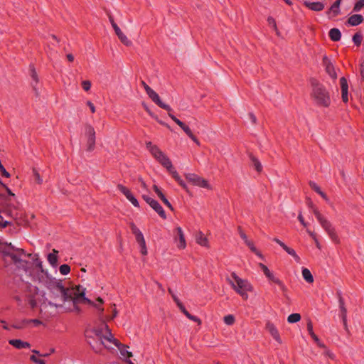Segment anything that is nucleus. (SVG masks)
Returning <instances> with one entry per match:
<instances>
[{
  "label": "nucleus",
  "mask_w": 364,
  "mask_h": 364,
  "mask_svg": "<svg viewBox=\"0 0 364 364\" xmlns=\"http://www.w3.org/2000/svg\"><path fill=\"white\" fill-rule=\"evenodd\" d=\"M8 247L11 249L12 252L10 250H5L3 252L4 259L6 260L7 258H9L18 269H22L27 273L28 266L31 265V263L23 259L21 257L23 256L30 257L31 255H27L23 249L16 248L11 243L9 245Z\"/></svg>",
  "instance_id": "obj_1"
},
{
  "label": "nucleus",
  "mask_w": 364,
  "mask_h": 364,
  "mask_svg": "<svg viewBox=\"0 0 364 364\" xmlns=\"http://www.w3.org/2000/svg\"><path fill=\"white\" fill-rule=\"evenodd\" d=\"M311 85L313 88L311 97L314 103L318 107H328L331 105V97L326 87L316 80H313Z\"/></svg>",
  "instance_id": "obj_2"
},
{
  "label": "nucleus",
  "mask_w": 364,
  "mask_h": 364,
  "mask_svg": "<svg viewBox=\"0 0 364 364\" xmlns=\"http://www.w3.org/2000/svg\"><path fill=\"white\" fill-rule=\"evenodd\" d=\"M234 282L230 280V284L232 288L241 296L244 300L248 299V291H252L253 287L251 284L246 279H242L239 277L235 272L231 274Z\"/></svg>",
  "instance_id": "obj_3"
},
{
  "label": "nucleus",
  "mask_w": 364,
  "mask_h": 364,
  "mask_svg": "<svg viewBox=\"0 0 364 364\" xmlns=\"http://www.w3.org/2000/svg\"><path fill=\"white\" fill-rule=\"evenodd\" d=\"M314 214L331 240L336 244H339L341 240L331 223L323 217L317 208H314Z\"/></svg>",
  "instance_id": "obj_4"
},
{
  "label": "nucleus",
  "mask_w": 364,
  "mask_h": 364,
  "mask_svg": "<svg viewBox=\"0 0 364 364\" xmlns=\"http://www.w3.org/2000/svg\"><path fill=\"white\" fill-rule=\"evenodd\" d=\"M91 333L96 336V338H92V340L88 341V343L96 353H101L104 348H109L102 341V333L101 330L94 329Z\"/></svg>",
  "instance_id": "obj_5"
},
{
  "label": "nucleus",
  "mask_w": 364,
  "mask_h": 364,
  "mask_svg": "<svg viewBox=\"0 0 364 364\" xmlns=\"http://www.w3.org/2000/svg\"><path fill=\"white\" fill-rule=\"evenodd\" d=\"M72 291L73 292V298H77L78 300H82L84 303L96 307L97 309H99L100 314L103 313L104 309L102 307L98 306L97 304H95L92 301L85 297V288H84L82 286L77 285L73 288Z\"/></svg>",
  "instance_id": "obj_6"
},
{
  "label": "nucleus",
  "mask_w": 364,
  "mask_h": 364,
  "mask_svg": "<svg viewBox=\"0 0 364 364\" xmlns=\"http://www.w3.org/2000/svg\"><path fill=\"white\" fill-rule=\"evenodd\" d=\"M85 135L87 138V151H92L95 148V131L94 127L90 124L85 125Z\"/></svg>",
  "instance_id": "obj_7"
},
{
  "label": "nucleus",
  "mask_w": 364,
  "mask_h": 364,
  "mask_svg": "<svg viewBox=\"0 0 364 364\" xmlns=\"http://www.w3.org/2000/svg\"><path fill=\"white\" fill-rule=\"evenodd\" d=\"M30 293L26 294L25 298L23 300L28 303L32 309H34L37 306V302L36 300V296L37 294V288L36 287H28ZM16 300L18 302L22 301L23 299H21L19 296H16L15 297Z\"/></svg>",
  "instance_id": "obj_8"
},
{
  "label": "nucleus",
  "mask_w": 364,
  "mask_h": 364,
  "mask_svg": "<svg viewBox=\"0 0 364 364\" xmlns=\"http://www.w3.org/2000/svg\"><path fill=\"white\" fill-rule=\"evenodd\" d=\"M186 178L194 186H197L201 188L207 189H211L208 181L195 173H186L185 175Z\"/></svg>",
  "instance_id": "obj_9"
},
{
  "label": "nucleus",
  "mask_w": 364,
  "mask_h": 364,
  "mask_svg": "<svg viewBox=\"0 0 364 364\" xmlns=\"http://www.w3.org/2000/svg\"><path fill=\"white\" fill-rule=\"evenodd\" d=\"M27 272L29 273V275L32 277L33 281H38L41 283L47 282L48 279V274L45 270L38 271H31L30 266H28V269Z\"/></svg>",
  "instance_id": "obj_10"
},
{
  "label": "nucleus",
  "mask_w": 364,
  "mask_h": 364,
  "mask_svg": "<svg viewBox=\"0 0 364 364\" xmlns=\"http://www.w3.org/2000/svg\"><path fill=\"white\" fill-rule=\"evenodd\" d=\"M146 94L151 99V100L155 104H156L159 107L164 109L165 110H166L168 112V113H169L172 111L171 107L169 105L164 103L161 100L159 95L153 89H151L150 91H149Z\"/></svg>",
  "instance_id": "obj_11"
},
{
  "label": "nucleus",
  "mask_w": 364,
  "mask_h": 364,
  "mask_svg": "<svg viewBox=\"0 0 364 364\" xmlns=\"http://www.w3.org/2000/svg\"><path fill=\"white\" fill-rule=\"evenodd\" d=\"M117 188L125 196L127 199L129 200L134 206L136 208L139 207V203L137 199L133 196L129 188L122 184H118Z\"/></svg>",
  "instance_id": "obj_12"
},
{
  "label": "nucleus",
  "mask_w": 364,
  "mask_h": 364,
  "mask_svg": "<svg viewBox=\"0 0 364 364\" xmlns=\"http://www.w3.org/2000/svg\"><path fill=\"white\" fill-rule=\"evenodd\" d=\"M170 118L176 124H178L183 130V132L189 136H192L193 135L192 131L189 128L188 125H186L185 123H183L182 121L178 119L177 117H176L171 112L168 113Z\"/></svg>",
  "instance_id": "obj_13"
},
{
  "label": "nucleus",
  "mask_w": 364,
  "mask_h": 364,
  "mask_svg": "<svg viewBox=\"0 0 364 364\" xmlns=\"http://www.w3.org/2000/svg\"><path fill=\"white\" fill-rule=\"evenodd\" d=\"M105 328H106L107 331L109 332V335L106 336H102V338H105L107 341L112 343L115 346H117L119 348L121 354L122 355H124V350L120 348L121 346L124 347V345L121 343L117 339H116L113 337V335L112 334V333L109 328V326L107 324H105Z\"/></svg>",
  "instance_id": "obj_14"
},
{
  "label": "nucleus",
  "mask_w": 364,
  "mask_h": 364,
  "mask_svg": "<svg viewBox=\"0 0 364 364\" xmlns=\"http://www.w3.org/2000/svg\"><path fill=\"white\" fill-rule=\"evenodd\" d=\"M323 64L326 68V73L333 79L337 77V74L336 73L335 68L331 60L326 57L324 56L323 58Z\"/></svg>",
  "instance_id": "obj_15"
},
{
  "label": "nucleus",
  "mask_w": 364,
  "mask_h": 364,
  "mask_svg": "<svg viewBox=\"0 0 364 364\" xmlns=\"http://www.w3.org/2000/svg\"><path fill=\"white\" fill-rule=\"evenodd\" d=\"M266 329L269 332L271 336L279 344L282 343L279 331L272 323L269 321L267 322L266 324Z\"/></svg>",
  "instance_id": "obj_16"
},
{
  "label": "nucleus",
  "mask_w": 364,
  "mask_h": 364,
  "mask_svg": "<svg viewBox=\"0 0 364 364\" xmlns=\"http://www.w3.org/2000/svg\"><path fill=\"white\" fill-rule=\"evenodd\" d=\"M273 240L276 242L279 246H281L289 255L292 256L297 262L299 261L300 258L294 249L289 247L282 241L277 237L274 238Z\"/></svg>",
  "instance_id": "obj_17"
},
{
  "label": "nucleus",
  "mask_w": 364,
  "mask_h": 364,
  "mask_svg": "<svg viewBox=\"0 0 364 364\" xmlns=\"http://www.w3.org/2000/svg\"><path fill=\"white\" fill-rule=\"evenodd\" d=\"M176 232L177 235L175 237V240H177V237L179 240V243L177 245V247L179 249H185L186 247V242L182 228L181 227L176 228Z\"/></svg>",
  "instance_id": "obj_18"
},
{
  "label": "nucleus",
  "mask_w": 364,
  "mask_h": 364,
  "mask_svg": "<svg viewBox=\"0 0 364 364\" xmlns=\"http://www.w3.org/2000/svg\"><path fill=\"white\" fill-rule=\"evenodd\" d=\"M113 28L115 31L116 35L124 45L127 46L132 45V41L129 40L128 38L122 33V31L117 25H114Z\"/></svg>",
  "instance_id": "obj_19"
},
{
  "label": "nucleus",
  "mask_w": 364,
  "mask_h": 364,
  "mask_svg": "<svg viewBox=\"0 0 364 364\" xmlns=\"http://www.w3.org/2000/svg\"><path fill=\"white\" fill-rule=\"evenodd\" d=\"M153 189L154 192L156 193L158 197L161 200V201L171 210H173V208L168 199L166 198L165 195L162 193L161 189L156 186L154 185Z\"/></svg>",
  "instance_id": "obj_20"
},
{
  "label": "nucleus",
  "mask_w": 364,
  "mask_h": 364,
  "mask_svg": "<svg viewBox=\"0 0 364 364\" xmlns=\"http://www.w3.org/2000/svg\"><path fill=\"white\" fill-rule=\"evenodd\" d=\"M304 5L314 11H321L324 9V4L319 1L310 2L309 1H305L304 2Z\"/></svg>",
  "instance_id": "obj_21"
},
{
  "label": "nucleus",
  "mask_w": 364,
  "mask_h": 364,
  "mask_svg": "<svg viewBox=\"0 0 364 364\" xmlns=\"http://www.w3.org/2000/svg\"><path fill=\"white\" fill-rule=\"evenodd\" d=\"M146 146L155 159L159 158L161 154H164L156 145L153 144L151 141L146 142Z\"/></svg>",
  "instance_id": "obj_22"
},
{
  "label": "nucleus",
  "mask_w": 364,
  "mask_h": 364,
  "mask_svg": "<svg viewBox=\"0 0 364 364\" xmlns=\"http://www.w3.org/2000/svg\"><path fill=\"white\" fill-rule=\"evenodd\" d=\"M364 18L360 14H353L350 16L347 22L352 26H355L360 24L363 21Z\"/></svg>",
  "instance_id": "obj_23"
},
{
  "label": "nucleus",
  "mask_w": 364,
  "mask_h": 364,
  "mask_svg": "<svg viewBox=\"0 0 364 364\" xmlns=\"http://www.w3.org/2000/svg\"><path fill=\"white\" fill-rule=\"evenodd\" d=\"M151 204L149 205L159 215L161 218L166 219V214L158 201L155 200L154 201H151Z\"/></svg>",
  "instance_id": "obj_24"
},
{
  "label": "nucleus",
  "mask_w": 364,
  "mask_h": 364,
  "mask_svg": "<svg viewBox=\"0 0 364 364\" xmlns=\"http://www.w3.org/2000/svg\"><path fill=\"white\" fill-rule=\"evenodd\" d=\"M266 277L269 281L277 284L280 287L281 290L283 292L287 291V289L286 286L284 284V283L280 279L275 277L274 274L272 272H270L269 273V274H267Z\"/></svg>",
  "instance_id": "obj_25"
},
{
  "label": "nucleus",
  "mask_w": 364,
  "mask_h": 364,
  "mask_svg": "<svg viewBox=\"0 0 364 364\" xmlns=\"http://www.w3.org/2000/svg\"><path fill=\"white\" fill-rule=\"evenodd\" d=\"M9 344L17 349H23L30 347V344L20 339H12L9 341Z\"/></svg>",
  "instance_id": "obj_26"
},
{
  "label": "nucleus",
  "mask_w": 364,
  "mask_h": 364,
  "mask_svg": "<svg viewBox=\"0 0 364 364\" xmlns=\"http://www.w3.org/2000/svg\"><path fill=\"white\" fill-rule=\"evenodd\" d=\"M156 159L166 169L168 168H171L172 163L164 153L161 154L159 158H156Z\"/></svg>",
  "instance_id": "obj_27"
},
{
  "label": "nucleus",
  "mask_w": 364,
  "mask_h": 364,
  "mask_svg": "<svg viewBox=\"0 0 364 364\" xmlns=\"http://www.w3.org/2000/svg\"><path fill=\"white\" fill-rule=\"evenodd\" d=\"M9 211H10L11 216L15 220H16L17 223L21 224L22 222V218H23V211L17 210L16 208L14 210H10Z\"/></svg>",
  "instance_id": "obj_28"
},
{
  "label": "nucleus",
  "mask_w": 364,
  "mask_h": 364,
  "mask_svg": "<svg viewBox=\"0 0 364 364\" xmlns=\"http://www.w3.org/2000/svg\"><path fill=\"white\" fill-rule=\"evenodd\" d=\"M329 38L333 41H338L341 38V33L339 29L333 28L329 31Z\"/></svg>",
  "instance_id": "obj_29"
},
{
  "label": "nucleus",
  "mask_w": 364,
  "mask_h": 364,
  "mask_svg": "<svg viewBox=\"0 0 364 364\" xmlns=\"http://www.w3.org/2000/svg\"><path fill=\"white\" fill-rule=\"evenodd\" d=\"M196 242L203 247H208V241L206 237L203 235L202 232H199L196 235Z\"/></svg>",
  "instance_id": "obj_30"
},
{
  "label": "nucleus",
  "mask_w": 364,
  "mask_h": 364,
  "mask_svg": "<svg viewBox=\"0 0 364 364\" xmlns=\"http://www.w3.org/2000/svg\"><path fill=\"white\" fill-rule=\"evenodd\" d=\"M58 253V251L53 249V252L49 253L48 255V261L53 267H56V265H57Z\"/></svg>",
  "instance_id": "obj_31"
},
{
  "label": "nucleus",
  "mask_w": 364,
  "mask_h": 364,
  "mask_svg": "<svg viewBox=\"0 0 364 364\" xmlns=\"http://www.w3.org/2000/svg\"><path fill=\"white\" fill-rule=\"evenodd\" d=\"M342 0H336L331 6L329 9V12L333 13V16L336 17L340 14V4L341 3Z\"/></svg>",
  "instance_id": "obj_32"
},
{
  "label": "nucleus",
  "mask_w": 364,
  "mask_h": 364,
  "mask_svg": "<svg viewBox=\"0 0 364 364\" xmlns=\"http://www.w3.org/2000/svg\"><path fill=\"white\" fill-rule=\"evenodd\" d=\"M250 159L252 161V166H254L255 169L258 173H260L262 171V166L259 159L252 154H250Z\"/></svg>",
  "instance_id": "obj_33"
},
{
  "label": "nucleus",
  "mask_w": 364,
  "mask_h": 364,
  "mask_svg": "<svg viewBox=\"0 0 364 364\" xmlns=\"http://www.w3.org/2000/svg\"><path fill=\"white\" fill-rule=\"evenodd\" d=\"M309 186L315 192L319 194L323 198L327 200L326 194L321 190L320 187L315 182L309 181Z\"/></svg>",
  "instance_id": "obj_34"
},
{
  "label": "nucleus",
  "mask_w": 364,
  "mask_h": 364,
  "mask_svg": "<svg viewBox=\"0 0 364 364\" xmlns=\"http://www.w3.org/2000/svg\"><path fill=\"white\" fill-rule=\"evenodd\" d=\"M29 72H30V75L32 78V80L35 82L36 85H33V87L34 88V90H36V85L38 83V74L36 71V69L34 68V66L33 65H30L29 66Z\"/></svg>",
  "instance_id": "obj_35"
},
{
  "label": "nucleus",
  "mask_w": 364,
  "mask_h": 364,
  "mask_svg": "<svg viewBox=\"0 0 364 364\" xmlns=\"http://www.w3.org/2000/svg\"><path fill=\"white\" fill-rule=\"evenodd\" d=\"M302 276L308 283L311 284L314 282L313 275L307 268H303Z\"/></svg>",
  "instance_id": "obj_36"
},
{
  "label": "nucleus",
  "mask_w": 364,
  "mask_h": 364,
  "mask_svg": "<svg viewBox=\"0 0 364 364\" xmlns=\"http://www.w3.org/2000/svg\"><path fill=\"white\" fill-rule=\"evenodd\" d=\"M340 310H341V318H342V321H343V326L345 327V329L347 330L348 329V326H347V309L346 308V306H345L340 307Z\"/></svg>",
  "instance_id": "obj_37"
},
{
  "label": "nucleus",
  "mask_w": 364,
  "mask_h": 364,
  "mask_svg": "<svg viewBox=\"0 0 364 364\" xmlns=\"http://www.w3.org/2000/svg\"><path fill=\"white\" fill-rule=\"evenodd\" d=\"M63 301L71 300L73 301V292H70V289L65 288L64 291H60Z\"/></svg>",
  "instance_id": "obj_38"
},
{
  "label": "nucleus",
  "mask_w": 364,
  "mask_h": 364,
  "mask_svg": "<svg viewBox=\"0 0 364 364\" xmlns=\"http://www.w3.org/2000/svg\"><path fill=\"white\" fill-rule=\"evenodd\" d=\"M300 319L301 315L297 313L291 314L287 318L288 322L291 323L298 322L300 321Z\"/></svg>",
  "instance_id": "obj_39"
},
{
  "label": "nucleus",
  "mask_w": 364,
  "mask_h": 364,
  "mask_svg": "<svg viewBox=\"0 0 364 364\" xmlns=\"http://www.w3.org/2000/svg\"><path fill=\"white\" fill-rule=\"evenodd\" d=\"M363 36L360 33H356L353 36V41L355 46H359L361 44Z\"/></svg>",
  "instance_id": "obj_40"
},
{
  "label": "nucleus",
  "mask_w": 364,
  "mask_h": 364,
  "mask_svg": "<svg viewBox=\"0 0 364 364\" xmlns=\"http://www.w3.org/2000/svg\"><path fill=\"white\" fill-rule=\"evenodd\" d=\"M223 321L225 324H227L228 326H231V325L234 324L235 319V316L233 315L229 314V315L224 316Z\"/></svg>",
  "instance_id": "obj_41"
},
{
  "label": "nucleus",
  "mask_w": 364,
  "mask_h": 364,
  "mask_svg": "<svg viewBox=\"0 0 364 364\" xmlns=\"http://www.w3.org/2000/svg\"><path fill=\"white\" fill-rule=\"evenodd\" d=\"M59 271L61 274L67 275L70 272V267L66 264H62L60 266Z\"/></svg>",
  "instance_id": "obj_42"
},
{
  "label": "nucleus",
  "mask_w": 364,
  "mask_h": 364,
  "mask_svg": "<svg viewBox=\"0 0 364 364\" xmlns=\"http://www.w3.org/2000/svg\"><path fill=\"white\" fill-rule=\"evenodd\" d=\"M33 174L34 176L35 181L38 184H41L43 183V179H42L41 176H40V173H38L37 169H36L35 168H33Z\"/></svg>",
  "instance_id": "obj_43"
},
{
  "label": "nucleus",
  "mask_w": 364,
  "mask_h": 364,
  "mask_svg": "<svg viewBox=\"0 0 364 364\" xmlns=\"http://www.w3.org/2000/svg\"><path fill=\"white\" fill-rule=\"evenodd\" d=\"M73 311H76L77 313H80L81 309L77 306V304L80 302H83L82 300H78L77 298H73Z\"/></svg>",
  "instance_id": "obj_44"
},
{
  "label": "nucleus",
  "mask_w": 364,
  "mask_h": 364,
  "mask_svg": "<svg viewBox=\"0 0 364 364\" xmlns=\"http://www.w3.org/2000/svg\"><path fill=\"white\" fill-rule=\"evenodd\" d=\"M167 170L172 175L173 178L175 179L176 181L179 180L181 176L178 175L177 171L175 170L173 165H171V168H168Z\"/></svg>",
  "instance_id": "obj_45"
},
{
  "label": "nucleus",
  "mask_w": 364,
  "mask_h": 364,
  "mask_svg": "<svg viewBox=\"0 0 364 364\" xmlns=\"http://www.w3.org/2000/svg\"><path fill=\"white\" fill-rule=\"evenodd\" d=\"M340 85H341V91L342 90H348V82L345 77H342L340 79Z\"/></svg>",
  "instance_id": "obj_46"
},
{
  "label": "nucleus",
  "mask_w": 364,
  "mask_h": 364,
  "mask_svg": "<svg viewBox=\"0 0 364 364\" xmlns=\"http://www.w3.org/2000/svg\"><path fill=\"white\" fill-rule=\"evenodd\" d=\"M30 266H32V264H31ZM31 271H38V272H41V270H44L43 269L42 262L38 260V259H37V261L36 262L35 267L31 268Z\"/></svg>",
  "instance_id": "obj_47"
},
{
  "label": "nucleus",
  "mask_w": 364,
  "mask_h": 364,
  "mask_svg": "<svg viewBox=\"0 0 364 364\" xmlns=\"http://www.w3.org/2000/svg\"><path fill=\"white\" fill-rule=\"evenodd\" d=\"M363 7H364V0H359L354 5L353 11L358 12Z\"/></svg>",
  "instance_id": "obj_48"
},
{
  "label": "nucleus",
  "mask_w": 364,
  "mask_h": 364,
  "mask_svg": "<svg viewBox=\"0 0 364 364\" xmlns=\"http://www.w3.org/2000/svg\"><path fill=\"white\" fill-rule=\"evenodd\" d=\"M267 21L268 24L269 26H272L274 28V29L277 31V33H278V29H277L275 19L272 16H269L267 18Z\"/></svg>",
  "instance_id": "obj_49"
},
{
  "label": "nucleus",
  "mask_w": 364,
  "mask_h": 364,
  "mask_svg": "<svg viewBox=\"0 0 364 364\" xmlns=\"http://www.w3.org/2000/svg\"><path fill=\"white\" fill-rule=\"evenodd\" d=\"M53 286L60 292L65 291V287L63 285L61 281L53 282Z\"/></svg>",
  "instance_id": "obj_50"
},
{
  "label": "nucleus",
  "mask_w": 364,
  "mask_h": 364,
  "mask_svg": "<svg viewBox=\"0 0 364 364\" xmlns=\"http://www.w3.org/2000/svg\"><path fill=\"white\" fill-rule=\"evenodd\" d=\"M135 237H136V242H138V244L139 245H144V243L146 242L145 240H144V235H143L141 232L138 233L137 235H136Z\"/></svg>",
  "instance_id": "obj_51"
},
{
  "label": "nucleus",
  "mask_w": 364,
  "mask_h": 364,
  "mask_svg": "<svg viewBox=\"0 0 364 364\" xmlns=\"http://www.w3.org/2000/svg\"><path fill=\"white\" fill-rule=\"evenodd\" d=\"M91 85H92V84H91V82L90 80H83L82 82V89L85 91H86V92H87V91H89L90 90Z\"/></svg>",
  "instance_id": "obj_52"
},
{
  "label": "nucleus",
  "mask_w": 364,
  "mask_h": 364,
  "mask_svg": "<svg viewBox=\"0 0 364 364\" xmlns=\"http://www.w3.org/2000/svg\"><path fill=\"white\" fill-rule=\"evenodd\" d=\"M26 325H27V323H24L23 322V320L19 321V322H16L15 323L12 324V328H15V329H21L23 328Z\"/></svg>",
  "instance_id": "obj_53"
},
{
  "label": "nucleus",
  "mask_w": 364,
  "mask_h": 364,
  "mask_svg": "<svg viewBox=\"0 0 364 364\" xmlns=\"http://www.w3.org/2000/svg\"><path fill=\"white\" fill-rule=\"evenodd\" d=\"M237 232H238L240 237L244 240V242H247V240H248L247 236L245 233V232L243 231V230L242 229V228L240 226L237 227Z\"/></svg>",
  "instance_id": "obj_54"
},
{
  "label": "nucleus",
  "mask_w": 364,
  "mask_h": 364,
  "mask_svg": "<svg viewBox=\"0 0 364 364\" xmlns=\"http://www.w3.org/2000/svg\"><path fill=\"white\" fill-rule=\"evenodd\" d=\"M130 229L132 232V233L136 235L138 233L141 232L140 230L136 226V225L134 223H129Z\"/></svg>",
  "instance_id": "obj_55"
},
{
  "label": "nucleus",
  "mask_w": 364,
  "mask_h": 364,
  "mask_svg": "<svg viewBox=\"0 0 364 364\" xmlns=\"http://www.w3.org/2000/svg\"><path fill=\"white\" fill-rule=\"evenodd\" d=\"M30 360L37 364H46L45 360L38 358L36 355H32L30 357Z\"/></svg>",
  "instance_id": "obj_56"
},
{
  "label": "nucleus",
  "mask_w": 364,
  "mask_h": 364,
  "mask_svg": "<svg viewBox=\"0 0 364 364\" xmlns=\"http://www.w3.org/2000/svg\"><path fill=\"white\" fill-rule=\"evenodd\" d=\"M306 327H307V331H308L309 335L310 336L313 335L314 333V332L313 331V323L310 319H309L307 321Z\"/></svg>",
  "instance_id": "obj_57"
},
{
  "label": "nucleus",
  "mask_w": 364,
  "mask_h": 364,
  "mask_svg": "<svg viewBox=\"0 0 364 364\" xmlns=\"http://www.w3.org/2000/svg\"><path fill=\"white\" fill-rule=\"evenodd\" d=\"M24 323H27V324L30 323H34L36 326L40 325L42 323V322L38 319H23Z\"/></svg>",
  "instance_id": "obj_58"
},
{
  "label": "nucleus",
  "mask_w": 364,
  "mask_h": 364,
  "mask_svg": "<svg viewBox=\"0 0 364 364\" xmlns=\"http://www.w3.org/2000/svg\"><path fill=\"white\" fill-rule=\"evenodd\" d=\"M259 267H260V269H262V271L263 272V273L264 274V275L266 276L267 274H269V273L271 272L268 267L264 265V264L262 263H259Z\"/></svg>",
  "instance_id": "obj_59"
},
{
  "label": "nucleus",
  "mask_w": 364,
  "mask_h": 364,
  "mask_svg": "<svg viewBox=\"0 0 364 364\" xmlns=\"http://www.w3.org/2000/svg\"><path fill=\"white\" fill-rule=\"evenodd\" d=\"M245 243L248 246L252 252H256L257 248L255 247L252 241L248 240L247 242H245Z\"/></svg>",
  "instance_id": "obj_60"
},
{
  "label": "nucleus",
  "mask_w": 364,
  "mask_h": 364,
  "mask_svg": "<svg viewBox=\"0 0 364 364\" xmlns=\"http://www.w3.org/2000/svg\"><path fill=\"white\" fill-rule=\"evenodd\" d=\"M348 90H342L341 91V97H342V100L344 102H347L348 101Z\"/></svg>",
  "instance_id": "obj_61"
},
{
  "label": "nucleus",
  "mask_w": 364,
  "mask_h": 364,
  "mask_svg": "<svg viewBox=\"0 0 364 364\" xmlns=\"http://www.w3.org/2000/svg\"><path fill=\"white\" fill-rule=\"evenodd\" d=\"M10 223L7 220H4L3 217L0 215V228H6Z\"/></svg>",
  "instance_id": "obj_62"
},
{
  "label": "nucleus",
  "mask_w": 364,
  "mask_h": 364,
  "mask_svg": "<svg viewBox=\"0 0 364 364\" xmlns=\"http://www.w3.org/2000/svg\"><path fill=\"white\" fill-rule=\"evenodd\" d=\"M306 205H308V207L309 208H311L312 210V211L314 212V208H317L313 203L312 200H311V198H306Z\"/></svg>",
  "instance_id": "obj_63"
},
{
  "label": "nucleus",
  "mask_w": 364,
  "mask_h": 364,
  "mask_svg": "<svg viewBox=\"0 0 364 364\" xmlns=\"http://www.w3.org/2000/svg\"><path fill=\"white\" fill-rule=\"evenodd\" d=\"M188 318L194 322H196L198 325L201 324V320L196 316L191 314Z\"/></svg>",
  "instance_id": "obj_64"
}]
</instances>
